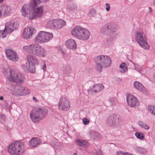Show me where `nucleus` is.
Here are the masks:
<instances>
[{
  "mask_svg": "<svg viewBox=\"0 0 155 155\" xmlns=\"http://www.w3.org/2000/svg\"><path fill=\"white\" fill-rule=\"evenodd\" d=\"M2 11L4 15L5 16H6L10 13L11 10L10 7L5 5L2 7Z\"/></svg>",
  "mask_w": 155,
  "mask_h": 155,
  "instance_id": "27",
  "label": "nucleus"
},
{
  "mask_svg": "<svg viewBox=\"0 0 155 155\" xmlns=\"http://www.w3.org/2000/svg\"><path fill=\"white\" fill-rule=\"evenodd\" d=\"M43 71L45 72L46 71V66L45 64H44L42 68Z\"/></svg>",
  "mask_w": 155,
  "mask_h": 155,
  "instance_id": "42",
  "label": "nucleus"
},
{
  "mask_svg": "<svg viewBox=\"0 0 155 155\" xmlns=\"http://www.w3.org/2000/svg\"><path fill=\"white\" fill-rule=\"evenodd\" d=\"M127 100L128 105L131 107H136L138 104L136 98L130 94L127 95Z\"/></svg>",
  "mask_w": 155,
  "mask_h": 155,
  "instance_id": "15",
  "label": "nucleus"
},
{
  "mask_svg": "<svg viewBox=\"0 0 155 155\" xmlns=\"http://www.w3.org/2000/svg\"><path fill=\"white\" fill-rule=\"evenodd\" d=\"M41 3L40 0H31L30 6L32 8L31 15L30 16L31 19L41 16L44 11L43 6L39 5Z\"/></svg>",
  "mask_w": 155,
  "mask_h": 155,
  "instance_id": "5",
  "label": "nucleus"
},
{
  "mask_svg": "<svg viewBox=\"0 0 155 155\" xmlns=\"http://www.w3.org/2000/svg\"><path fill=\"white\" fill-rule=\"evenodd\" d=\"M135 150L136 152L139 153H145L146 152L145 149L140 147H136Z\"/></svg>",
  "mask_w": 155,
  "mask_h": 155,
  "instance_id": "35",
  "label": "nucleus"
},
{
  "mask_svg": "<svg viewBox=\"0 0 155 155\" xmlns=\"http://www.w3.org/2000/svg\"><path fill=\"white\" fill-rule=\"evenodd\" d=\"M92 154L93 155H102L100 147L96 146L92 152Z\"/></svg>",
  "mask_w": 155,
  "mask_h": 155,
  "instance_id": "30",
  "label": "nucleus"
},
{
  "mask_svg": "<svg viewBox=\"0 0 155 155\" xmlns=\"http://www.w3.org/2000/svg\"><path fill=\"white\" fill-rule=\"evenodd\" d=\"M117 118L111 115L107 117L106 121L107 124L110 126L115 127L117 125Z\"/></svg>",
  "mask_w": 155,
  "mask_h": 155,
  "instance_id": "18",
  "label": "nucleus"
},
{
  "mask_svg": "<svg viewBox=\"0 0 155 155\" xmlns=\"http://www.w3.org/2000/svg\"><path fill=\"white\" fill-rule=\"evenodd\" d=\"M34 29L32 27L26 28L24 30L22 36L26 39L31 38L34 33Z\"/></svg>",
  "mask_w": 155,
  "mask_h": 155,
  "instance_id": "16",
  "label": "nucleus"
},
{
  "mask_svg": "<svg viewBox=\"0 0 155 155\" xmlns=\"http://www.w3.org/2000/svg\"><path fill=\"white\" fill-rule=\"evenodd\" d=\"M41 143V141L39 139L33 137L29 141V143L30 146L32 147H36L38 145L40 144Z\"/></svg>",
  "mask_w": 155,
  "mask_h": 155,
  "instance_id": "19",
  "label": "nucleus"
},
{
  "mask_svg": "<svg viewBox=\"0 0 155 155\" xmlns=\"http://www.w3.org/2000/svg\"><path fill=\"white\" fill-rule=\"evenodd\" d=\"M83 122L84 124L87 125L89 124L90 123V121L88 119L86 118H84L82 119Z\"/></svg>",
  "mask_w": 155,
  "mask_h": 155,
  "instance_id": "40",
  "label": "nucleus"
},
{
  "mask_svg": "<svg viewBox=\"0 0 155 155\" xmlns=\"http://www.w3.org/2000/svg\"><path fill=\"white\" fill-rule=\"evenodd\" d=\"M19 96H25L28 95L30 93L29 90L24 86H21L20 88Z\"/></svg>",
  "mask_w": 155,
  "mask_h": 155,
  "instance_id": "25",
  "label": "nucleus"
},
{
  "mask_svg": "<svg viewBox=\"0 0 155 155\" xmlns=\"http://www.w3.org/2000/svg\"><path fill=\"white\" fill-rule=\"evenodd\" d=\"M105 6H106V10L107 11H109L110 9V5L109 4L106 3Z\"/></svg>",
  "mask_w": 155,
  "mask_h": 155,
  "instance_id": "41",
  "label": "nucleus"
},
{
  "mask_svg": "<svg viewBox=\"0 0 155 155\" xmlns=\"http://www.w3.org/2000/svg\"><path fill=\"white\" fill-rule=\"evenodd\" d=\"M74 155H77V153H74Z\"/></svg>",
  "mask_w": 155,
  "mask_h": 155,
  "instance_id": "49",
  "label": "nucleus"
},
{
  "mask_svg": "<svg viewBox=\"0 0 155 155\" xmlns=\"http://www.w3.org/2000/svg\"><path fill=\"white\" fill-rule=\"evenodd\" d=\"M104 89V85L101 84H98L91 87L88 90L89 94H97L100 92Z\"/></svg>",
  "mask_w": 155,
  "mask_h": 155,
  "instance_id": "13",
  "label": "nucleus"
},
{
  "mask_svg": "<svg viewBox=\"0 0 155 155\" xmlns=\"http://www.w3.org/2000/svg\"><path fill=\"white\" fill-rule=\"evenodd\" d=\"M138 125L144 128V129L148 130L149 128L150 127L147 125L143 121H140L138 123Z\"/></svg>",
  "mask_w": 155,
  "mask_h": 155,
  "instance_id": "34",
  "label": "nucleus"
},
{
  "mask_svg": "<svg viewBox=\"0 0 155 155\" xmlns=\"http://www.w3.org/2000/svg\"><path fill=\"white\" fill-rule=\"evenodd\" d=\"M71 70L70 67L68 65L64 66L63 67V71L65 74H68L71 72Z\"/></svg>",
  "mask_w": 155,
  "mask_h": 155,
  "instance_id": "33",
  "label": "nucleus"
},
{
  "mask_svg": "<svg viewBox=\"0 0 155 155\" xmlns=\"http://www.w3.org/2000/svg\"><path fill=\"white\" fill-rule=\"evenodd\" d=\"M8 150L12 155H22L26 150V145L23 142L16 141L9 145Z\"/></svg>",
  "mask_w": 155,
  "mask_h": 155,
  "instance_id": "3",
  "label": "nucleus"
},
{
  "mask_svg": "<svg viewBox=\"0 0 155 155\" xmlns=\"http://www.w3.org/2000/svg\"><path fill=\"white\" fill-rule=\"evenodd\" d=\"M88 134L90 136L91 138L94 140H98L101 137V135L99 133L94 130L90 131Z\"/></svg>",
  "mask_w": 155,
  "mask_h": 155,
  "instance_id": "24",
  "label": "nucleus"
},
{
  "mask_svg": "<svg viewBox=\"0 0 155 155\" xmlns=\"http://www.w3.org/2000/svg\"><path fill=\"white\" fill-rule=\"evenodd\" d=\"M48 112L47 110L41 107H38L33 109L30 113V117L34 123L38 122L44 118Z\"/></svg>",
  "mask_w": 155,
  "mask_h": 155,
  "instance_id": "6",
  "label": "nucleus"
},
{
  "mask_svg": "<svg viewBox=\"0 0 155 155\" xmlns=\"http://www.w3.org/2000/svg\"><path fill=\"white\" fill-rule=\"evenodd\" d=\"M53 37V34L52 33L40 31L35 38V42L41 44L48 42Z\"/></svg>",
  "mask_w": 155,
  "mask_h": 155,
  "instance_id": "7",
  "label": "nucleus"
},
{
  "mask_svg": "<svg viewBox=\"0 0 155 155\" xmlns=\"http://www.w3.org/2000/svg\"><path fill=\"white\" fill-rule=\"evenodd\" d=\"M15 28L14 23L12 22L7 23L4 29L1 31L2 38H4L7 35L12 32Z\"/></svg>",
  "mask_w": 155,
  "mask_h": 155,
  "instance_id": "10",
  "label": "nucleus"
},
{
  "mask_svg": "<svg viewBox=\"0 0 155 155\" xmlns=\"http://www.w3.org/2000/svg\"><path fill=\"white\" fill-rule=\"evenodd\" d=\"M10 75L7 77L8 79L11 81L15 82L18 84H21L25 81V77L22 74L16 72L15 70L12 68L8 70Z\"/></svg>",
  "mask_w": 155,
  "mask_h": 155,
  "instance_id": "8",
  "label": "nucleus"
},
{
  "mask_svg": "<svg viewBox=\"0 0 155 155\" xmlns=\"http://www.w3.org/2000/svg\"><path fill=\"white\" fill-rule=\"evenodd\" d=\"M3 99V97L2 96H1L0 97V100H2Z\"/></svg>",
  "mask_w": 155,
  "mask_h": 155,
  "instance_id": "45",
  "label": "nucleus"
},
{
  "mask_svg": "<svg viewBox=\"0 0 155 155\" xmlns=\"http://www.w3.org/2000/svg\"><path fill=\"white\" fill-rule=\"evenodd\" d=\"M134 36L137 42L142 48L146 50L149 49L150 46L146 41V37L142 30L137 31Z\"/></svg>",
  "mask_w": 155,
  "mask_h": 155,
  "instance_id": "9",
  "label": "nucleus"
},
{
  "mask_svg": "<svg viewBox=\"0 0 155 155\" xmlns=\"http://www.w3.org/2000/svg\"><path fill=\"white\" fill-rule=\"evenodd\" d=\"M94 61L96 64L95 68L98 72H101L103 68L109 67L111 62L109 57L105 55H99L95 57Z\"/></svg>",
  "mask_w": 155,
  "mask_h": 155,
  "instance_id": "4",
  "label": "nucleus"
},
{
  "mask_svg": "<svg viewBox=\"0 0 155 155\" xmlns=\"http://www.w3.org/2000/svg\"><path fill=\"white\" fill-rule=\"evenodd\" d=\"M20 86H16L12 87L10 89V93L16 96H19Z\"/></svg>",
  "mask_w": 155,
  "mask_h": 155,
  "instance_id": "20",
  "label": "nucleus"
},
{
  "mask_svg": "<svg viewBox=\"0 0 155 155\" xmlns=\"http://www.w3.org/2000/svg\"><path fill=\"white\" fill-rule=\"evenodd\" d=\"M8 59L13 62H16L19 59L18 56L15 51L11 49H7L5 51Z\"/></svg>",
  "mask_w": 155,
  "mask_h": 155,
  "instance_id": "12",
  "label": "nucleus"
},
{
  "mask_svg": "<svg viewBox=\"0 0 155 155\" xmlns=\"http://www.w3.org/2000/svg\"><path fill=\"white\" fill-rule=\"evenodd\" d=\"M136 137L138 139L142 140L144 137V134L143 133L139 132H137L135 133Z\"/></svg>",
  "mask_w": 155,
  "mask_h": 155,
  "instance_id": "36",
  "label": "nucleus"
},
{
  "mask_svg": "<svg viewBox=\"0 0 155 155\" xmlns=\"http://www.w3.org/2000/svg\"><path fill=\"white\" fill-rule=\"evenodd\" d=\"M107 24L108 26V28L110 31L112 32H115L117 31L118 27L115 24L111 23H108Z\"/></svg>",
  "mask_w": 155,
  "mask_h": 155,
  "instance_id": "28",
  "label": "nucleus"
},
{
  "mask_svg": "<svg viewBox=\"0 0 155 155\" xmlns=\"http://www.w3.org/2000/svg\"><path fill=\"white\" fill-rule=\"evenodd\" d=\"M109 101L110 104L112 105H114L115 104L116 101L114 97H110L109 99Z\"/></svg>",
  "mask_w": 155,
  "mask_h": 155,
  "instance_id": "39",
  "label": "nucleus"
},
{
  "mask_svg": "<svg viewBox=\"0 0 155 155\" xmlns=\"http://www.w3.org/2000/svg\"><path fill=\"white\" fill-rule=\"evenodd\" d=\"M65 45L67 48L72 50L75 49L77 47L75 41L72 39L67 40L65 42Z\"/></svg>",
  "mask_w": 155,
  "mask_h": 155,
  "instance_id": "17",
  "label": "nucleus"
},
{
  "mask_svg": "<svg viewBox=\"0 0 155 155\" xmlns=\"http://www.w3.org/2000/svg\"><path fill=\"white\" fill-rule=\"evenodd\" d=\"M108 27V26L107 24H105L101 29V33L104 35H108L110 31Z\"/></svg>",
  "mask_w": 155,
  "mask_h": 155,
  "instance_id": "29",
  "label": "nucleus"
},
{
  "mask_svg": "<svg viewBox=\"0 0 155 155\" xmlns=\"http://www.w3.org/2000/svg\"><path fill=\"white\" fill-rule=\"evenodd\" d=\"M23 49L25 52L31 54H28L26 57L27 60L29 64V68H27L28 71L32 73H35V66L38 65L39 61L33 54L40 57H44L47 55L46 50L39 45L33 43L23 46Z\"/></svg>",
  "mask_w": 155,
  "mask_h": 155,
  "instance_id": "1",
  "label": "nucleus"
},
{
  "mask_svg": "<svg viewBox=\"0 0 155 155\" xmlns=\"http://www.w3.org/2000/svg\"><path fill=\"white\" fill-rule=\"evenodd\" d=\"M115 155H134L133 154L128 153L125 152L124 153L123 152L121 151H119L117 152Z\"/></svg>",
  "mask_w": 155,
  "mask_h": 155,
  "instance_id": "38",
  "label": "nucleus"
},
{
  "mask_svg": "<svg viewBox=\"0 0 155 155\" xmlns=\"http://www.w3.org/2000/svg\"><path fill=\"white\" fill-rule=\"evenodd\" d=\"M142 71H143V70H141V71H140V73H141L142 74H144L143 73V72H142Z\"/></svg>",
  "mask_w": 155,
  "mask_h": 155,
  "instance_id": "46",
  "label": "nucleus"
},
{
  "mask_svg": "<svg viewBox=\"0 0 155 155\" xmlns=\"http://www.w3.org/2000/svg\"><path fill=\"white\" fill-rule=\"evenodd\" d=\"M134 87L136 89L142 92L143 93L145 94L146 93V89L143 85L140 82L136 81L134 83Z\"/></svg>",
  "mask_w": 155,
  "mask_h": 155,
  "instance_id": "21",
  "label": "nucleus"
},
{
  "mask_svg": "<svg viewBox=\"0 0 155 155\" xmlns=\"http://www.w3.org/2000/svg\"><path fill=\"white\" fill-rule=\"evenodd\" d=\"M71 33L74 37L83 41L89 39L91 33L87 29L79 26L74 27L71 30Z\"/></svg>",
  "mask_w": 155,
  "mask_h": 155,
  "instance_id": "2",
  "label": "nucleus"
},
{
  "mask_svg": "<svg viewBox=\"0 0 155 155\" xmlns=\"http://www.w3.org/2000/svg\"><path fill=\"white\" fill-rule=\"evenodd\" d=\"M119 67L121 69V70L120 71V72L124 73L127 71V68L126 63H122L120 65Z\"/></svg>",
  "mask_w": 155,
  "mask_h": 155,
  "instance_id": "32",
  "label": "nucleus"
},
{
  "mask_svg": "<svg viewBox=\"0 0 155 155\" xmlns=\"http://www.w3.org/2000/svg\"><path fill=\"white\" fill-rule=\"evenodd\" d=\"M33 99H34V100H35V97H33Z\"/></svg>",
  "mask_w": 155,
  "mask_h": 155,
  "instance_id": "50",
  "label": "nucleus"
},
{
  "mask_svg": "<svg viewBox=\"0 0 155 155\" xmlns=\"http://www.w3.org/2000/svg\"><path fill=\"white\" fill-rule=\"evenodd\" d=\"M20 12L22 16L27 17L29 19H31L30 16L31 15V11L30 10L28 5H23L21 9Z\"/></svg>",
  "mask_w": 155,
  "mask_h": 155,
  "instance_id": "14",
  "label": "nucleus"
},
{
  "mask_svg": "<svg viewBox=\"0 0 155 155\" xmlns=\"http://www.w3.org/2000/svg\"><path fill=\"white\" fill-rule=\"evenodd\" d=\"M153 4L155 5V0H154L153 2Z\"/></svg>",
  "mask_w": 155,
  "mask_h": 155,
  "instance_id": "48",
  "label": "nucleus"
},
{
  "mask_svg": "<svg viewBox=\"0 0 155 155\" xmlns=\"http://www.w3.org/2000/svg\"><path fill=\"white\" fill-rule=\"evenodd\" d=\"M66 24V22L62 19H55L56 29L61 28L65 25Z\"/></svg>",
  "mask_w": 155,
  "mask_h": 155,
  "instance_id": "22",
  "label": "nucleus"
},
{
  "mask_svg": "<svg viewBox=\"0 0 155 155\" xmlns=\"http://www.w3.org/2000/svg\"><path fill=\"white\" fill-rule=\"evenodd\" d=\"M58 108L60 110L67 111L69 109L70 104L69 101L64 97L61 98L58 104Z\"/></svg>",
  "mask_w": 155,
  "mask_h": 155,
  "instance_id": "11",
  "label": "nucleus"
},
{
  "mask_svg": "<svg viewBox=\"0 0 155 155\" xmlns=\"http://www.w3.org/2000/svg\"><path fill=\"white\" fill-rule=\"evenodd\" d=\"M4 0H0V3H2L3 2Z\"/></svg>",
  "mask_w": 155,
  "mask_h": 155,
  "instance_id": "47",
  "label": "nucleus"
},
{
  "mask_svg": "<svg viewBox=\"0 0 155 155\" xmlns=\"http://www.w3.org/2000/svg\"><path fill=\"white\" fill-rule=\"evenodd\" d=\"M75 142L77 145L84 147H87L89 145L87 142L82 140L77 139L76 140Z\"/></svg>",
  "mask_w": 155,
  "mask_h": 155,
  "instance_id": "26",
  "label": "nucleus"
},
{
  "mask_svg": "<svg viewBox=\"0 0 155 155\" xmlns=\"http://www.w3.org/2000/svg\"><path fill=\"white\" fill-rule=\"evenodd\" d=\"M45 26L47 28L49 29L56 30L55 19L48 21L46 24Z\"/></svg>",
  "mask_w": 155,
  "mask_h": 155,
  "instance_id": "23",
  "label": "nucleus"
},
{
  "mask_svg": "<svg viewBox=\"0 0 155 155\" xmlns=\"http://www.w3.org/2000/svg\"><path fill=\"white\" fill-rule=\"evenodd\" d=\"M49 0H40L41 2L45 3Z\"/></svg>",
  "mask_w": 155,
  "mask_h": 155,
  "instance_id": "43",
  "label": "nucleus"
},
{
  "mask_svg": "<svg viewBox=\"0 0 155 155\" xmlns=\"http://www.w3.org/2000/svg\"><path fill=\"white\" fill-rule=\"evenodd\" d=\"M107 42L109 45H112L114 44L115 40L113 38L109 37L107 40Z\"/></svg>",
  "mask_w": 155,
  "mask_h": 155,
  "instance_id": "37",
  "label": "nucleus"
},
{
  "mask_svg": "<svg viewBox=\"0 0 155 155\" xmlns=\"http://www.w3.org/2000/svg\"><path fill=\"white\" fill-rule=\"evenodd\" d=\"M149 113L155 116V106L149 105L147 108Z\"/></svg>",
  "mask_w": 155,
  "mask_h": 155,
  "instance_id": "31",
  "label": "nucleus"
},
{
  "mask_svg": "<svg viewBox=\"0 0 155 155\" xmlns=\"http://www.w3.org/2000/svg\"><path fill=\"white\" fill-rule=\"evenodd\" d=\"M149 12H151L152 11V9L150 7H149Z\"/></svg>",
  "mask_w": 155,
  "mask_h": 155,
  "instance_id": "44",
  "label": "nucleus"
}]
</instances>
